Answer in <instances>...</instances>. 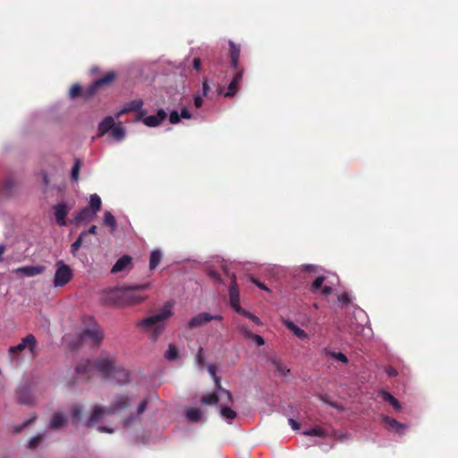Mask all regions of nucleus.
Masks as SVG:
<instances>
[{
  "label": "nucleus",
  "mask_w": 458,
  "mask_h": 458,
  "mask_svg": "<svg viewBox=\"0 0 458 458\" xmlns=\"http://www.w3.org/2000/svg\"><path fill=\"white\" fill-rule=\"evenodd\" d=\"M193 66H194L195 70H197V71L200 70V58L199 57H195L194 58V60H193Z\"/></svg>",
  "instance_id": "bf43d9fd"
},
{
  "label": "nucleus",
  "mask_w": 458,
  "mask_h": 458,
  "mask_svg": "<svg viewBox=\"0 0 458 458\" xmlns=\"http://www.w3.org/2000/svg\"><path fill=\"white\" fill-rule=\"evenodd\" d=\"M229 301L231 307L235 310L236 312L242 311V307L240 305V293L239 290L236 284V278L235 276L233 275L231 277V283L229 285Z\"/></svg>",
  "instance_id": "dca6fc26"
},
{
  "label": "nucleus",
  "mask_w": 458,
  "mask_h": 458,
  "mask_svg": "<svg viewBox=\"0 0 458 458\" xmlns=\"http://www.w3.org/2000/svg\"><path fill=\"white\" fill-rule=\"evenodd\" d=\"M147 408V401H141L135 413H131L123 420V427L126 431L131 430L134 426L138 425L140 421V415L145 411Z\"/></svg>",
  "instance_id": "4468645a"
},
{
  "label": "nucleus",
  "mask_w": 458,
  "mask_h": 458,
  "mask_svg": "<svg viewBox=\"0 0 458 458\" xmlns=\"http://www.w3.org/2000/svg\"><path fill=\"white\" fill-rule=\"evenodd\" d=\"M194 104L197 107H200V95L199 93L194 96Z\"/></svg>",
  "instance_id": "e2e57ef3"
},
{
  "label": "nucleus",
  "mask_w": 458,
  "mask_h": 458,
  "mask_svg": "<svg viewBox=\"0 0 458 458\" xmlns=\"http://www.w3.org/2000/svg\"><path fill=\"white\" fill-rule=\"evenodd\" d=\"M96 366L99 373L106 379L119 385H124L129 382V372L117 364L114 356L110 353H101L96 360Z\"/></svg>",
  "instance_id": "7ed1b4c3"
},
{
  "label": "nucleus",
  "mask_w": 458,
  "mask_h": 458,
  "mask_svg": "<svg viewBox=\"0 0 458 458\" xmlns=\"http://www.w3.org/2000/svg\"><path fill=\"white\" fill-rule=\"evenodd\" d=\"M174 301H166L155 314L144 318L137 323L142 330L148 332L156 341L165 329V321L173 316Z\"/></svg>",
  "instance_id": "f03ea898"
},
{
  "label": "nucleus",
  "mask_w": 458,
  "mask_h": 458,
  "mask_svg": "<svg viewBox=\"0 0 458 458\" xmlns=\"http://www.w3.org/2000/svg\"><path fill=\"white\" fill-rule=\"evenodd\" d=\"M208 275L214 280H219V275L213 269L206 268Z\"/></svg>",
  "instance_id": "5fc2aeb1"
},
{
  "label": "nucleus",
  "mask_w": 458,
  "mask_h": 458,
  "mask_svg": "<svg viewBox=\"0 0 458 458\" xmlns=\"http://www.w3.org/2000/svg\"><path fill=\"white\" fill-rule=\"evenodd\" d=\"M36 343V337L33 335H27L25 337L21 339V343H19L17 345L10 347L9 353L11 359H15V355L18 352H23L25 349H28L32 355H35Z\"/></svg>",
  "instance_id": "f8f14e48"
},
{
  "label": "nucleus",
  "mask_w": 458,
  "mask_h": 458,
  "mask_svg": "<svg viewBox=\"0 0 458 458\" xmlns=\"http://www.w3.org/2000/svg\"><path fill=\"white\" fill-rule=\"evenodd\" d=\"M216 401H215L214 403H203L202 404L216 405L218 409V413L221 419L225 422L231 424L233 420L237 417L236 411L229 406V404H231L233 401V395L231 394V398L229 401L220 400L216 396Z\"/></svg>",
  "instance_id": "9b49d317"
},
{
  "label": "nucleus",
  "mask_w": 458,
  "mask_h": 458,
  "mask_svg": "<svg viewBox=\"0 0 458 458\" xmlns=\"http://www.w3.org/2000/svg\"><path fill=\"white\" fill-rule=\"evenodd\" d=\"M124 106L128 112L139 111V119H141V115L145 113V111L142 110L143 101L140 98L127 102Z\"/></svg>",
  "instance_id": "a878e982"
},
{
  "label": "nucleus",
  "mask_w": 458,
  "mask_h": 458,
  "mask_svg": "<svg viewBox=\"0 0 458 458\" xmlns=\"http://www.w3.org/2000/svg\"><path fill=\"white\" fill-rule=\"evenodd\" d=\"M230 47V57H231V65L233 69L238 68V62L241 53L240 46L236 45L233 41H229Z\"/></svg>",
  "instance_id": "393cba45"
},
{
  "label": "nucleus",
  "mask_w": 458,
  "mask_h": 458,
  "mask_svg": "<svg viewBox=\"0 0 458 458\" xmlns=\"http://www.w3.org/2000/svg\"><path fill=\"white\" fill-rule=\"evenodd\" d=\"M237 313L239 314H242L243 315L244 317L248 318L249 319H250L253 323H255L256 325H260L261 324V321L260 319L255 316L254 314L242 309V311H238Z\"/></svg>",
  "instance_id": "58836bf2"
},
{
  "label": "nucleus",
  "mask_w": 458,
  "mask_h": 458,
  "mask_svg": "<svg viewBox=\"0 0 458 458\" xmlns=\"http://www.w3.org/2000/svg\"><path fill=\"white\" fill-rule=\"evenodd\" d=\"M106 133L116 140L121 142L125 139L126 131L122 123L115 124L114 117L112 115L106 116L99 123L98 127L97 136L98 138L103 137Z\"/></svg>",
  "instance_id": "423d86ee"
},
{
  "label": "nucleus",
  "mask_w": 458,
  "mask_h": 458,
  "mask_svg": "<svg viewBox=\"0 0 458 458\" xmlns=\"http://www.w3.org/2000/svg\"><path fill=\"white\" fill-rule=\"evenodd\" d=\"M301 272H313V273H317L318 272V267H316L314 265H310V264L302 265L301 267Z\"/></svg>",
  "instance_id": "8fccbe9b"
},
{
  "label": "nucleus",
  "mask_w": 458,
  "mask_h": 458,
  "mask_svg": "<svg viewBox=\"0 0 458 458\" xmlns=\"http://www.w3.org/2000/svg\"><path fill=\"white\" fill-rule=\"evenodd\" d=\"M242 79V72L239 71L236 72V74L233 76V80L227 86V88H222L219 87L217 89L218 95L224 96L225 98L233 97L235 95L238 86Z\"/></svg>",
  "instance_id": "2eb2a0df"
},
{
  "label": "nucleus",
  "mask_w": 458,
  "mask_h": 458,
  "mask_svg": "<svg viewBox=\"0 0 458 458\" xmlns=\"http://www.w3.org/2000/svg\"><path fill=\"white\" fill-rule=\"evenodd\" d=\"M164 357L168 361H176L180 357L179 351L177 350L175 345L170 344L164 354Z\"/></svg>",
  "instance_id": "2f4dec72"
},
{
  "label": "nucleus",
  "mask_w": 458,
  "mask_h": 458,
  "mask_svg": "<svg viewBox=\"0 0 458 458\" xmlns=\"http://www.w3.org/2000/svg\"><path fill=\"white\" fill-rule=\"evenodd\" d=\"M89 208L95 214H97L100 209L102 206L101 198L97 193H93L89 196Z\"/></svg>",
  "instance_id": "7c9ffc66"
},
{
  "label": "nucleus",
  "mask_w": 458,
  "mask_h": 458,
  "mask_svg": "<svg viewBox=\"0 0 458 458\" xmlns=\"http://www.w3.org/2000/svg\"><path fill=\"white\" fill-rule=\"evenodd\" d=\"M191 114L187 108H182L180 113V119L181 118H191Z\"/></svg>",
  "instance_id": "864d4df0"
},
{
  "label": "nucleus",
  "mask_w": 458,
  "mask_h": 458,
  "mask_svg": "<svg viewBox=\"0 0 458 458\" xmlns=\"http://www.w3.org/2000/svg\"><path fill=\"white\" fill-rule=\"evenodd\" d=\"M131 262V258L128 255H124L118 259L112 267L111 272L114 274L125 270Z\"/></svg>",
  "instance_id": "b1692460"
},
{
  "label": "nucleus",
  "mask_w": 458,
  "mask_h": 458,
  "mask_svg": "<svg viewBox=\"0 0 458 458\" xmlns=\"http://www.w3.org/2000/svg\"><path fill=\"white\" fill-rule=\"evenodd\" d=\"M70 412L73 423L78 424L81 420L83 406L79 403H74L72 405Z\"/></svg>",
  "instance_id": "cd10ccee"
},
{
  "label": "nucleus",
  "mask_w": 458,
  "mask_h": 458,
  "mask_svg": "<svg viewBox=\"0 0 458 458\" xmlns=\"http://www.w3.org/2000/svg\"><path fill=\"white\" fill-rule=\"evenodd\" d=\"M324 353L326 356H329V357H331L335 360H337L344 364H346L348 362L347 357L342 352H335L328 349H325Z\"/></svg>",
  "instance_id": "c9c22d12"
},
{
  "label": "nucleus",
  "mask_w": 458,
  "mask_h": 458,
  "mask_svg": "<svg viewBox=\"0 0 458 458\" xmlns=\"http://www.w3.org/2000/svg\"><path fill=\"white\" fill-rule=\"evenodd\" d=\"M95 369H98L96 361L93 363L88 359L81 360L74 369L73 384L81 380H89L93 376Z\"/></svg>",
  "instance_id": "9d476101"
},
{
  "label": "nucleus",
  "mask_w": 458,
  "mask_h": 458,
  "mask_svg": "<svg viewBox=\"0 0 458 458\" xmlns=\"http://www.w3.org/2000/svg\"><path fill=\"white\" fill-rule=\"evenodd\" d=\"M337 301L342 305H345V304H348L350 302V297H349L348 293H340L337 296Z\"/></svg>",
  "instance_id": "09e8293b"
},
{
  "label": "nucleus",
  "mask_w": 458,
  "mask_h": 458,
  "mask_svg": "<svg viewBox=\"0 0 458 458\" xmlns=\"http://www.w3.org/2000/svg\"><path fill=\"white\" fill-rule=\"evenodd\" d=\"M4 252V246L0 245V262L3 260V254Z\"/></svg>",
  "instance_id": "774afa93"
},
{
  "label": "nucleus",
  "mask_w": 458,
  "mask_h": 458,
  "mask_svg": "<svg viewBox=\"0 0 458 458\" xmlns=\"http://www.w3.org/2000/svg\"><path fill=\"white\" fill-rule=\"evenodd\" d=\"M162 251L160 250H154L150 253L149 258V269H155L162 259Z\"/></svg>",
  "instance_id": "473e14b6"
},
{
  "label": "nucleus",
  "mask_w": 458,
  "mask_h": 458,
  "mask_svg": "<svg viewBox=\"0 0 458 458\" xmlns=\"http://www.w3.org/2000/svg\"><path fill=\"white\" fill-rule=\"evenodd\" d=\"M150 287L149 283L119 286L106 292L103 301L106 304L120 307L136 305L147 299L142 292Z\"/></svg>",
  "instance_id": "f257e3e1"
},
{
  "label": "nucleus",
  "mask_w": 458,
  "mask_h": 458,
  "mask_svg": "<svg viewBox=\"0 0 458 458\" xmlns=\"http://www.w3.org/2000/svg\"><path fill=\"white\" fill-rule=\"evenodd\" d=\"M283 324L299 339H307L308 334L290 319H283Z\"/></svg>",
  "instance_id": "5701e85b"
},
{
  "label": "nucleus",
  "mask_w": 458,
  "mask_h": 458,
  "mask_svg": "<svg viewBox=\"0 0 458 458\" xmlns=\"http://www.w3.org/2000/svg\"><path fill=\"white\" fill-rule=\"evenodd\" d=\"M195 360H196L197 365L199 366L200 365V347L196 352Z\"/></svg>",
  "instance_id": "0e129e2a"
},
{
  "label": "nucleus",
  "mask_w": 458,
  "mask_h": 458,
  "mask_svg": "<svg viewBox=\"0 0 458 458\" xmlns=\"http://www.w3.org/2000/svg\"><path fill=\"white\" fill-rule=\"evenodd\" d=\"M103 225L109 227L112 233L116 229L117 223L115 217L110 211H106L104 213Z\"/></svg>",
  "instance_id": "c756f323"
},
{
  "label": "nucleus",
  "mask_w": 458,
  "mask_h": 458,
  "mask_svg": "<svg viewBox=\"0 0 458 458\" xmlns=\"http://www.w3.org/2000/svg\"><path fill=\"white\" fill-rule=\"evenodd\" d=\"M41 174H42L43 184L45 187H47L49 184V182H50L48 175H47V172H42Z\"/></svg>",
  "instance_id": "13d9d810"
},
{
  "label": "nucleus",
  "mask_w": 458,
  "mask_h": 458,
  "mask_svg": "<svg viewBox=\"0 0 458 458\" xmlns=\"http://www.w3.org/2000/svg\"><path fill=\"white\" fill-rule=\"evenodd\" d=\"M83 239H84V237L81 234H80L79 237L76 239V241L72 244V246H71V253L73 256L76 254V252L81 248V246L82 244V242H83Z\"/></svg>",
  "instance_id": "ea45409f"
},
{
  "label": "nucleus",
  "mask_w": 458,
  "mask_h": 458,
  "mask_svg": "<svg viewBox=\"0 0 458 458\" xmlns=\"http://www.w3.org/2000/svg\"><path fill=\"white\" fill-rule=\"evenodd\" d=\"M201 89H202V97L206 96L208 94V87L206 82H202Z\"/></svg>",
  "instance_id": "69168bd1"
},
{
  "label": "nucleus",
  "mask_w": 458,
  "mask_h": 458,
  "mask_svg": "<svg viewBox=\"0 0 458 458\" xmlns=\"http://www.w3.org/2000/svg\"><path fill=\"white\" fill-rule=\"evenodd\" d=\"M200 326V314L194 316L189 322L188 327L193 328Z\"/></svg>",
  "instance_id": "49530a36"
},
{
  "label": "nucleus",
  "mask_w": 458,
  "mask_h": 458,
  "mask_svg": "<svg viewBox=\"0 0 458 458\" xmlns=\"http://www.w3.org/2000/svg\"><path fill=\"white\" fill-rule=\"evenodd\" d=\"M386 373L388 376H391V377L395 376L397 374L396 370L394 368H388L386 369Z\"/></svg>",
  "instance_id": "338daca9"
},
{
  "label": "nucleus",
  "mask_w": 458,
  "mask_h": 458,
  "mask_svg": "<svg viewBox=\"0 0 458 458\" xmlns=\"http://www.w3.org/2000/svg\"><path fill=\"white\" fill-rule=\"evenodd\" d=\"M133 402V396L131 394H117L114 397L109 406L95 405L92 409L89 418L86 421V426L98 422L104 416L111 415L128 409Z\"/></svg>",
  "instance_id": "20e7f679"
},
{
  "label": "nucleus",
  "mask_w": 458,
  "mask_h": 458,
  "mask_svg": "<svg viewBox=\"0 0 458 458\" xmlns=\"http://www.w3.org/2000/svg\"><path fill=\"white\" fill-rule=\"evenodd\" d=\"M97 226L91 225L87 231H83L81 233V234L85 237L87 234H96L97 233Z\"/></svg>",
  "instance_id": "3c124183"
},
{
  "label": "nucleus",
  "mask_w": 458,
  "mask_h": 458,
  "mask_svg": "<svg viewBox=\"0 0 458 458\" xmlns=\"http://www.w3.org/2000/svg\"><path fill=\"white\" fill-rule=\"evenodd\" d=\"M379 394L380 396L386 402L390 403V404L396 410V411H401L402 410V405L401 403H399V401L394 397L390 393L385 391V390H381L379 392Z\"/></svg>",
  "instance_id": "c85d7f7f"
},
{
  "label": "nucleus",
  "mask_w": 458,
  "mask_h": 458,
  "mask_svg": "<svg viewBox=\"0 0 458 458\" xmlns=\"http://www.w3.org/2000/svg\"><path fill=\"white\" fill-rule=\"evenodd\" d=\"M361 333L365 337H370L372 335V330L369 327L363 326L361 328Z\"/></svg>",
  "instance_id": "603ef678"
},
{
  "label": "nucleus",
  "mask_w": 458,
  "mask_h": 458,
  "mask_svg": "<svg viewBox=\"0 0 458 458\" xmlns=\"http://www.w3.org/2000/svg\"><path fill=\"white\" fill-rule=\"evenodd\" d=\"M288 423H289V425L291 426V428H292L293 430H297V429H299V428H300L299 423H298L295 420H293V419H292V418H290V419L288 420Z\"/></svg>",
  "instance_id": "6e6d98bb"
},
{
  "label": "nucleus",
  "mask_w": 458,
  "mask_h": 458,
  "mask_svg": "<svg viewBox=\"0 0 458 458\" xmlns=\"http://www.w3.org/2000/svg\"><path fill=\"white\" fill-rule=\"evenodd\" d=\"M115 78V72H108L105 76L102 78H99L96 80L87 89L86 96L90 97L92 96L98 88L106 85L110 82H112Z\"/></svg>",
  "instance_id": "f3484780"
},
{
  "label": "nucleus",
  "mask_w": 458,
  "mask_h": 458,
  "mask_svg": "<svg viewBox=\"0 0 458 458\" xmlns=\"http://www.w3.org/2000/svg\"><path fill=\"white\" fill-rule=\"evenodd\" d=\"M102 339L103 332L98 324L93 319H91L89 327L84 328L79 335V340L81 344L89 342L94 345H98L101 343Z\"/></svg>",
  "instance_id": "6e6552de"
},
{
  "label": "nucleus",
  "mask_w": 458,
  "mask_h": 458,
  "mask_svg": "<svg viewBox=\"0 0 458 458\" xmlns=\"http://www.w3.org/2000/svg\"><path fill=\"white\" fill-rule=\"evenodd\" d=\"M337 282L338 277L336 275H331L327 276H319L311 284L310 292L313 293H318L320 292L324 297H327L333 292L331 285Z\"/></svg>",
  "instance_id": "0eeeda50"
},
{
  "label": "nucleus",
  "mask_w": 458,
  "mask_h": 458,
  "mask_svg": "<svg viewBox=\"0 0 458 458\" xmlns=\"http://www.w3.org/2000/svg\"><path fill=\"white\" fill-rule=\"evenodd\" d=\"M381 420L387 431L397 434L399 436H403L409 428L408 424L401 423L387 415H382Z\"/></svg>",
  "instance_id": "ddd939ff"
},
{
  "label": "nucleus",
  "mask_w": 458,
  "mask_h": 458,
  "mask_svg": "<svg viewBox=\"0 0 458 458\" xmlns=\"http://www.w3.org/2000/svg\"><path fill=\"white\" fill-rule=\"evenodd\" d=\"M166 115L165 110L159 109L156 114L143 117L142 122L148 127H157L165 119Z\"/></svg>",
  "instance_id": "aec40b11"
},
{
  "label": "nucleus",
  "mask_w": 458,
  "mask_h": 458,
  "mask_svg": "<svg viewBox=\"0 0 458 458\" xmlns=\"http://www.w3.org/2000/svg\"><path fill=\"white\" fill-rule=\"evenodd\" d=\"M45 266L42 265L26 266L18 267L15 270V273L24 277H33L42 274L45 271Z\"/></svg>",
  "instance_id": "a211bd4d"
},
{
  "label": "nucleus",
  "mask_w": 458,
  "mask_h": 458,
  "mask_svg": "<svg viewBox=\"0 0 458 458\" xmlns=\"http://www.w3.org/2000/svg\"><path fill=\"white\" fill-rule=\"evenodd\" d=\"M248 339L253 341L259 346L264 345V344H265V341L262 336H260L259 335H255L253 333L250 334V335L248 337Z\"/></svg>",
  "instance_id": "c03bdc74"
},
{
  "label": "nucleus",
  "mask_w": 458,
  "mask_h": 458,
  "mask_svg": "<svg viewBox=\"0 0 458 458\" xmlns=\"http://www.w3.org/2000/svg\"><path fill=\"white\" fill-rule=\"evenodd\" d=\"M19 403L21 404H31L33 398L28 389H22L18 394Z\"/></svg>",
  "instance_id": "f704fd0d"
},
{
  "label": "nucleus",
  "mask_w": 458,
  "mask_h": 458,
  "mask_svg": "<svg viewBox=\"0 0 458 458\" xmlns=\"http://www.w3.org/2000/svg\"><path fill=\"white\" fill-rule=\"evenodd\" d=\"M237 329L245 338H248L250 335V334L252 333L248 328L247 326H245L243 324H240V323L237 324Z\"/></svg>",
  "instance_id": "79ce46f5"
},
{
  "label": "nucleus",
  "mask_w": 458,
  "mask_h": 458,
  "mask_svg": "<svg viewBox=\"0 0 458 458\" xmlns=\"http://www.w3.org/2000/svg\"><path fill=\"white\" fill-rule=\"evenodd\" d=\"M169 121L173 124L178 123L180 122V114L178 111L174 110L170 113Z\"/></svg>",
  "instance_id": "de8ad7c7"
},
{
  "label": "nucleus",
  "mask_w": 458,
  "mask_h": 458,
  "mask_svg": "<svg viewBox=\"0 0 458 458\" xmlns=\"http://www.w3.org/2000/svg\"><path fill=\"white\" fill-rule=\"evenodd\" d=\"M126 113H129V112L127 111L126 107L123 106V107L116 113L115 116H114V120L120 118L123 114H126Z\"/></svg>",
  "instance_id": "052dcab7"
},
{
  "label": "nucleus",
  "mask_w": 458,
  "mask_h": 458,
  "mask_svg": "<svg viewBox=\"0 0 458 458\" xmlns=\"http://www.w3.org/2000/svg\"><path fill=\"white\" fill-rule=\"evenodd\" d=\"M98 430L101 433H113L114 429L106 426H98Z\"/></svg>",
  "instance_id": "4d7b16f0"
},
{
  "label": "nucleus",
  "mask_w": 458,
  "mask_h": 458,
  "mask_svg": "<svg viewBox=\"0 0 458 458\" xmlns=\"http://www.w3.org/2000/svg\"><path fill=\"white\" fill-rule=\"evenodd\" d=\"M67 421L68 420L64 413L60 411L55 412L49 422V428L52 429H58L66 425Z\"/></svg>",
  "instance_id": "412c9836"
},
{
  "label": "nucleus",
  "mask_w": 458,
  "mask_h": 458,
  "mask_svg": "<svg viewBox=\"0 0 458 458\" xmlns=\"http://www.w3.org/2000/svg\"><path fill=\"white\" fill-rule=\"evenodd\" d=\"M223 319L222 316L216 314V315H210L209 313L202 312V324L208 323L211 320H218L221 321Z\"/></svg>",
  "instance_id": "a19ab883"
},
{
  "label": "nucleus",
  "mask_w": 458,
  "mask_h": 458,
  "mask_svg": "<svg viewBox=\"0 0 458 458\" xmlns=\"http://www.w3.org/2000/svg\"><path fill=\"white\" fill-rule=\"evenodd\" d=\"M81 91V87L80 86V84L75 83L72 85V87L70 89V97L72 98H74L80 95Z\"/></svg>",
  "instance_id": "a18cd8bd"
},
{
  "label": "nucleus",
  "mask_w": 458,
  "mask_h": 458,
  "mask_svg": "<svg viewBox=\"0 0 458 458\" xmlns=\"http://www.w3.org/2000/svg\"><path fill=\"white\" fill-rule=\"evenodd\" d=\"M304 436H312V437H324L326 436V431L319 427L312 428L307 430H304L302 432Z\"/></svg>",
  "instance_id": "4c0bfd02"
},
{
  "label": "nucleus",
  "mask_w": 458,
  "mask_h": 458,
  "mask_svg": "<svg viewBox=\"0 0 458 458\" xmlns=\"http://www.w3.org/2000/svg\"><path fill=\"white\" fill-rule=\"evenodd\" d=\"M41 440H42L41 435H37V436L32 437L30 439L29 444H28L29 448L36 447L41 442Z\"/></svg>",
  "instance_id": "37998d69"
},
{
  "label": "nucleus",
  "mask_w": 458,
  "mask_h": 458,
  "mask_svg": "<svg viewBox=\"0 0 458 458\" xmlns=\"http://www.w3.org/2000/svg\"><path fill=\"white\" fill-rule=\"evenodd\" d=\"M97 214L93 212L89 208H81L73 217V223H81V222H89Z\"/></svg>",
  "instance_id": "4be33fe9"
},
{
  "label": "nucleus",
  "mask_w": 458,
  "mask_h": 458,
  "mask_svg": "<svg viewBox=\"0 0 458 458\" xmlns=\"http://www.w3.org/2000/svg\"><path fill=\"white\" fill-rule=\"evenodd\" d=\"M184 417L189 422H199L200 420V409L188 407L184 411Z\"/></svg>",
  "instance_id": "bb28decb"
},
{
  "label": "nucleus",
  "mask_w": 458,
  "mask_h": 458,
  "mask_svg": "<svg viewBox=\"0 0 458 458\" xmlns=\"http://www.w3.org/2000/svg\"><path fill=\"white\" fill-rule=\"evenodd\" d=\"M72 278V270L63 260H57L55 263V272L53 279L55 287H63Z\"/></svg>",
  "instance_id": "1a4fd4ad"
},
{
  "label": "nucleus",
  "mask_w": 458,
  "mask_h": 458,
  "mask_svg": "<svg viewBox=\"0 0 458 458\" xmlns=\"http://www.w3.org/2000/svg\"><path fill=\"white\" fill-rule=\"evenodd\" d=\"M54 210H55V216L56 224L59 226H65L67 225L66 216L69 212L67 204L64 202L57 203L54 207Z\"/></svg>",
  "instance_id": "6ab92c4d"
},
{
  "label": "nucleus",
  "mask_w": 458,
  "mask_h": 458,
  "mask_svg": "<svg viewBox=\"0 0 458 458\" xmlns=\"http://www.w3.org/2000/svg\"><path fill=\"white\" fill-rule=\"evenodd\" d=\"M207 371L209 377L214 383L213 391L206 393L202 395L203 403H214L216 401V396L223 401H229L231 398V392L221 386V377L219 376L220 367L215 363H208L207 365Z\"/></svg>",
  "instance_id": "39448f33"
},
{
  "label": "nucleus",
  "mask_w": 458,
  "mask_h": 458,
  "mask_svg": "<svg viewBox=\"0 0 458 458\" xmlns=\"http://www.w3.org/2000/svg\"><path fill=\"white\" fill-rule=\"evenodd\" d=\"M81 160L76 158L71 170V179L72 182H77L79 180V174L81 170Z\"/></svg>",
  "instance_id": "e433bc0d"
},
{
  "label": "nucleus",
  "mask_w": 458,
  "mask_h": 458,
  "mask_svg": "<svg viewBox=\"0 0 458 458\" xmlns=\"http://www.w3.org/2000/svg\"><path fill=\"white\" fill-rule=\"evenodd\" d=\"M271 363L274 365L279 375L285 377L289 372V369L279 359H271Z\"/></svg>",
  "instance_id": "72a5a7b5"
},
{
  "label": "nucleus",
  "mask_w": 458,
  "mask_h": 458,
  "mask_svg": "<svg viewBox=\"0 0 458 458\" xmlns=\"http://www.w3.org/2000/svg\"><path fill=\"white\" fill-rule=\"evenodd\" d=\"M252 282L260 289L265 291H269V289L262 283L257 282L255 279H252Z\"/></svg>",
  "instance_id": "680f3d73"
}]
</instances>
